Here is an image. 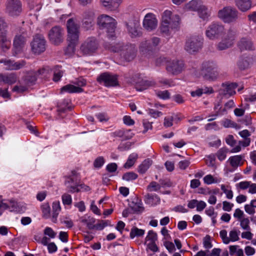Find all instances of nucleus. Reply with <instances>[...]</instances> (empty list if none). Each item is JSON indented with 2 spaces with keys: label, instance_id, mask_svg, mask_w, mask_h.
<instances>
[{
  "label": "nucleus",
  "instance_id": "obj_24",
  "mask_svg": "<svg viewBox=\"0 0 256 256\" xmlns=\"http://www.w3.org/2000/svg\"><path fill=\"white\" fill-rule=\"evenodd\" d=\"M136 82L138 84L136 89L139 91H142L155 84L154 82L144 79H142Z\"/></svg>",
  "mask_w": 256,
  "mask_h": 256
},
{
  "label": "nucleus",
  "instance_id": "obj_9",
  "mask_svg": "<svg viewBox=\"0 0 256 256\" xmlns=\"http://www.w3.org/2000/svg\"><path fill=\"white\" fill-rule=\"evenodd\" d=\"M46 40L42 34H37L30 44L32 50L36 54H40L46 50Z\"/></svg>",
  "mask_w": 256,
  "mask_h": 256
},
{
  "label": "nucleus",
  "instance_id": "obj_35",
  "mask_svg": "<svg viewBox=\"0 0 256 256\" xmlns=\"http://www.w3.org/2000/svg\"><path fill=\"white\" fill-rule=\"evenodd\" d=\"M52 221L56 222V220L57 217L61 210V207L60 202L59 201H56L52 204Z\"/></svg>",
  "mask_w": 256,
  "mask_h": 256
},
{
  "label": "nucleus",
  "instance_id": "obj_62",
  "mask_svg": "<svg viewBox=\"0 0 256 256\" xmlns=\"http://www.w3.org/2000/svg\"><path fill=\"white\" fill-rule=\"evenodd\" d=\"M226 144L231 146H234L236 144V141L234 139V136L231 134H229L227 136L226 138Z\"/></svg>",
  "mask_w": 256,
  "mask_h": 256
},
{
  "label": "nucleus",
  "instance_id": "obj_3",
  "mask_svg": "<svg viewBox=\"0 0 256 256\" xmlns=\"http://www.w3.org/2000/svg\"><path fill=\"white\" fill-rule=\"evenodd\" d=\"M98 24L100 28L106 33L108 38L113 39L116 37L115 30L116 22L112 18L107 15H101L98 18Z\"/></svg>",
  "mask_w": 256,
  "mask_h": 256
},
{
  "label": "nucleus",
  "instance_id": "obj_43",
  "mask_svg": "<svg viewBox=\"0 0 256 256\" xmlns=\"http://www.w3.org/2000/svg\"><path fill=\"white\" fill-rule=\"evenodd\" d=\"M82 222L85 224L89 229L92 230L94 228L95 219L94 218L90 216L84 217Z\"/></svg>",
  "mask_w": 256,
  "mask_h": 256
},
{
  "label": "nucleus",
  "instance_id": "obj_57",
  "mask_svg": "<svg viewBox=\"0 0 256 256\" xmlns=\"http://www.w3.org/2000/svg\"><path fill=\"white\" fill-rule=\"evenodd\" d=\"M204 181L207 184H211L220 182V180L216 177H204Z\"/></svg>",
  "mask_w": 256,
  "mask_h": 256
},
{
  "label": "nucleus",
  "instance_id": "obj_11",
  "mask_svg": "<svg viewBox=\"0 0 256 256\" xmlns=\"http://www.w3.org/2000/svg\"><path fill=\"white\" fill-rule=\"evenodd\" d=\"M22 11L20 0H8L6 4V12L12 16L20 15Z\"/></svg>",
  "mask_w": 256,
  "mask_h": 256
},
{
  "label": "nucleus",
  "instance_id": "obj_4",
  "mask_svg": "<svg viewBox=\"0 0 256 256\" xmlns=\"http://www.w3.org/2000/svg\"><path fill=\"white\" fill-rule=\"evenodd\" d=\"M64 30L60 26H53L48 32L50 42L55 46L60 45L64 40Z\"/></svg>",
  "mask_w": 256,
  "mask_h": 256
},
{
  "label": "nucleus",
  "instance_id": "obj_19",
  "mask_svg": "<svg viewBox=\"0 0 256 256\" xmlns=\"http://www.w3.org/2000/svg\"><path fill=\"white\" fill-rule=\"evenodd\" d=\"M100 2L106 10L114 11L118 8L122 0H100Z\"/></svg>",
  "mask_w": 256,
  "mask_h": 256
},
{
  "label": "nucleus",
  "instance_id": "obj_38",
  "mask_svg": "<svg viewBox=\"0 0 256 256\" xmlns=\"http://www.w3.org/2000/svg\"><path fill=\"white\" fill-rule=\"evenodd\" d=\"M62 66H55L53 69L54 72V81L56 82L60 80V78L63 75V71L61 70Z\"/></svg>",
  "mask_w": 256,
  "mask_h": 256
},
{
  "label": "nucleus",
  "instance_id": "obj_6",
  "mask_svg": "<svg viewBox=\"0 0 256 256\" xmlns=\"http://www.w3.org/2000/svg\"><path fill=\"white\" fill-rule=\"evenodd\" d=\"M216 66L212 62H205L202 65V74L204 78L208 80H214L218 74L215 70Z\"/></svg>",
  "mask_w": 256,
  "mask_h": 256
},
{
  "label": "nucleus",
  "instance_id": "obj_29",
  "mask_svg": "<svg viewBox=\"0 0 256 256\" xmlns=\"http://www.w3.org/2000/svg\"><path fill=\"white\" fill-rule=\"evenodd\" d=\"M152 160L150 158L144 160L138 166V171L140 174H144L152 164Z\"/></svg>",
  "mask_w": 256,
  "mask_h": 256
},
{
  "label": "nucleus",
  "instance_id": "obj_13",
  "mask_svg": "<svg viewBox=\"0 0 256 256\" xmlns=\"http://www.w3.org/2000/svg\"><path fill=\"white\" fill-rule=\"evenodd\" d=\"M224 28L218 23L211 24L206 30V35L210 39H214L220 36L224 32Z\"/></svg>",
  "mask_w": 256,
  "mask_h": 256
},
{
  "label": "nucleus",
  "instance_id": "obj_42",
  "mask_svg": "<svg viewBox=\"0 0 256 256\" xmlns=\"http://www.w3.org/2000/svg\"><path fill=\"white\" fill-rule=\"evenodd\" d=\"M198 12L200 18L203 20H207L210 16L208 10L204 6H202Z\"/></svg>",
  "mask_w": 256,
  "mask_h": 256
},
{
  "label": "nucleus",
  "instance_id": "obj_40",
  "mask_svg": "<svg viewBox=\"0 0 256 256\" xmlns=\"http://www.w3.org/2000/svg\"><path fill=\"white\" fill-rule=\"evenodd\" d=\"M237 65L240 70H244L248 68L249 62L246 57L242 56L238 62Z\"/></svg>",
  "mask_w": 256,
  "mask_h": 256
},
{
  "label": "nucleus",
  "instance_id": "obj_32",
  "mask_svg": "<svg viewBox=\"0 0 256 256\" xmlns=\"http://www.w3.org/2000/svg\"><path fill=\"white\" fill-rule=\"evenodd\" d=\"M140 50L143 54H149L150 52L153 50L151 42L149 41V40L142 42L140 44Z\"/></svg>",
  "mask_w": 256,
  "mask_h": 256
},
{
  "label": "nucleus",
  "instance_id": "obj_20",
  "mask_svg": "<svg viewBox=\"0 0 256 256\" xmlns=\"http://www.w3.org/2000/svg\"><path fill=\"white\" fill-rule=\"evenodd\" d=\"M160 183H157L154 182H150L148 186V190L150 192L158 191L160 189L161 186L169 187L172 185V184L168 180H160Z\"/></svg>",
  "mask_w": 256,
  "mask_h": 256
},
{
  "label": "nucleus",
  "instance_id": "obj_18",
  "mask_svg": "<svg viewBox=\"0 0 256 256\" xmlns=\"http://www.w3.org/2000/svg\"><path fill=\"white\" fill-rule=\"evenodd\" d=\"M82 21V27L86 30L90 29L94 24V14L90 12H84Z\"/></svg>",
  "mask_w": 256,
  "mask_h": 256
},
{
  "label": "nucleus",
  "instance_id": "obj_63",
  "mask_svg": "<svg viewBox=\"0 0 256 256\" xmlns=\"http://www.w3.org/2000/svg\"><path fill=\"white\" fill-rule=\"evenodd\" d=\"M118 166L116 163L112 162L108 164L106 166V170L110 172H114L117 170Z\"/></svg>",
  "mask_w": 256,
  "mask_h": 256
},
{
  "label": "nucleus",
  "instance_id": "obj_25",
  "mask_svg": "<svg viewBox=\"0 0 256 256\" xmlns=\"http://www.w3.org/2000/svg\"><path fill=\"white\" fill-rule=\"evenodd\" d=\"M26 210V206L22 202L10 201V211L18 213L24 212Z\"/></svg>",
  "mask_w": 256,
  "mask_h": 256
},
{
  "label": "nucleus",
  "instance_id": "obj_28",
  "mask_svg": "<svg viewBox=\"0 0 256 256\" xmlns=\"http://www.w3.org/2000/svg\"><path fill=\"white\" fill-rule=\"evenodd\" d=\"M8 25L6 22L3 18H0V32L2 42L7 40L6 35L8 33Z\"/></svg>",
  "mask_w": 256,
  "mask_h": 256
},
{
  "label": "nucleus",
  "instance_id": "obj_53",
  "mask_svg": "<svg viewBox=\"0 0 256 256\" xmlns=\"http://www.w3.org/2000/svg\"><path fill=\"white\" fill-rule=\"evenodd\" d=\"M62 200L64 205L70 206L72 204V196L68 194L65 193L63 194L62 196Z\"/></svg>",
  "mask_w": 256,
  "mask_h": 256
},
{
  "label": "nucleus",
  "instance_id": "obj_41",
  "mask_svg": "<svg viewBox=\"0 0 256 256\" xmlns=\"http://www.w3.org/2000/svg\"><path fill=\"white\" fill-rule=\"evenodd\" d=\"M240 232L236 228H234L231 230L229 232V236L228 239H229V243L230 242H235L238 241L240 240L239 233Z\"/></svg>",
  "mask_w": 256,
  "mask_h": 256
},
{
  "label": "nucleus",
  "instance_id": "obj_59",
  "mask_svg": "<svg viewBox=\"0 0 256 256\" xmlns=\"http://www.w3.org/2000/svg\"><path fill=\"white\" fill-rule=\"evenodd\" d=\"M223 126L225 128H235L237 124L228 119H225L222 122Z\"/></svg>",
  "mask_w": 256,
  "mask_h": 256
},
{
  "label": "nucleus",
  "instance_id": "obj_1",
  "mask_svg": "<svg viewBox=\"0 0 256 256\" xmlns=\"http://www.w3.org/2000/svg\"><path fill=\"white\" fill-rule=\"evenodd\" d=\"M66 28L68 31L67 40L68 43L65 52L66 54H70L74 52L75 47L78 43L80 26L76 23L75 18H70L67 21Z\"/></svg>",
  "mask_w": 256,
  "mask_h": 256
},
{
  "label": "nucleus",
  "instance_id": "obj_56",
  "mask_svg": "<svg viewBox=\"0 0 256 256\" xmlns=\"http://www.w3.org/2000/svg\"><path fill=\"white\" fill-rule=\"evenodd\" d=\"M233 216L238 221L245 218L244 212L238 208L235 210Z\"/></svg>",
  "mask_w": 256,
  "mask_h": 256
},
{
  "label": "nucleus",
  "instance_id": "obj_55",
  "mask_svg": "<svg viewBox=\"0 0 256 256\" xmlns=\"http://www.w3.org/2000/svg\"><path fill=\"white\" fill-rule=\"evenodd\" d=\"M132 144L133 143L132 142L122 143L118 146V149L122 152L126 151L130 149L131 146H132Z\"/></svg>",
  "mask_w": 256,
  "mask_h": 256
},
{
  "label": "nucleus",
  "instance_id": "obj_39",
  "mask_svg": "<svg viewBox=\"0 0 256 256\" xmlns=\"http://www.w3.org/2000/svg\"><path fill=\"white\" fill-rule=\"evenodd\" d=\"M68 186L71 188L70 190V192H78L80 190L88 191L90 190L89 186L84 184H78V186H76L74 185L68 184Z\"/></svg>",
  "mask_w": 256,
  "mask_h": 256
},
{
  "label": "nucleus",
  "instance_id": "obj_23",
  "mask_svg": "<svg viewBox=\"0 0 256 256\" xmlns=\"http://www.w3.org/2000/svg\"><path fill=\"white\" fill-rule=\"evenodd\" d=\"M244 157L241 155L230 156L228 159V162L232 168H230L229 171L233 172L238 166H241L242 164V160Z\"/></svg>",
  "mask_w": 256,
  "mask_h": 256
},
{
  "label": "nucleus",
  "instance_id": "obj_22",
  "mask_svg": "<svg viewBox=\"0 0 256 256\" xmlns=\"http://www.w3.org/2000/svg\"><path fill=\"white\" fill-rule=\"evenodd\" d=\"M3 62L6 66V68L8 70H19L22 68L26 64L24 61L14 62L10 60H4Z\"/></svg>",
  "mask_w": 256,
  "mask_h": 256
},
{
  "label": "nucleus",
  "instance_id": "obj_10",
  "mask_svg": "<svg viewBox=\"0 0 256 256\" xmlns=\"http://www.w3.org/2000/svg\"><path fill=\"white\" fill-rule=\"evenodd\" d=\"M202 40L200 37L192 36L186 40L184 48L190 54H193L202 48Z\"/></svg>",
  "mask_w": 256,
  "mask_h": 256
},
{
  "label": "nucleus",
  "instance_id": "obj_54",
  "mask_svg": "<svg viewBox=\"0 0 256 256\" xmlns=\"http://www.w3.org/2000/svg\"><path fill=\"white\" fill-rule=\"evenodd\" d=\"M156 94L159 98L162 100H168L170 98V93L167 90L158 91Z\"/></svg>",
  "mask_w": 256,
  "mask_h": 256
},
{
  "label": "nucleus",
  "instance_id": "obj_34",
  "mask_svg": "<svg viewBox=\"0 0 256 256\" xmlns=\"http://www.w3.org/2000/svg\"><path fill=\"white\" fill-rule=\"evenodd\" d=\"M203 6L200 0H192L186 4V7L188 10L198 12Z\"/></svg>",
  "mask_w": 256,
  "mask_h": 256
},
{
  "label": "nucleus",
  "instance_id": "obj_51",
  "mask_svg": "<svg viewBox=\"0 0 256 256\" xmlns=\"http://www.w3.org/2000/svg\"><path fill=\"white\" fill-rule=\"evenodd\" d=\"M105 160L102 156H100L96 158L94 162L93 165L95 168H100L104 164Z\"/></svg>",
  "mask_w": 256,
  "mask_h": 256
},
{
  "label": "nucleus",
  "instance_id": "obj_64",
  "mask_svg": "<svg viewBox=\"0 0 256 256\" xmlns=\"http://www.w3.org/2000/svg\"><path fill=\"white\" fill-rule=\"evenodd\" d=\"M108 225V222L107 221L100 220L99 223L94 224V228L97 230H102Z\"/></svg>",
  "mask_w": 256,
  "mask_h": 256
},
{
  "label": "nucleus",
  "instance_id": "obj_36",
  "mask_svg": "<svg viewBox=\"0 0 256 256\" xmlns=\"http://www.w3.org/2000/svg\"><path fill=\"white\" fill-rule=\"evenodd\" d=\"M138 158V155L136 153H132L130 154L128 160L124 164V168H130L132 166H134V163L136 162L137 159Z\"/></svg>",
  "mask_w": 256,
  "mask_h": 256
},
{
  "label": "nucleus",
  "instance_id": "obj_12",
  "mask_svg": "<svg viewBox=\"0 0 256 256\" xmlns=\"http://www.w3.org/2000/svg\"><path fill=\"white\" fill-rule=\"evenodd\" d=\"M137 48L134 44H126L122 46L120 56L126 62L132 60L136 56Z\"/></svg>",
  "mask_w": 256,
  "mask_h": 256
},
{
  "label": "nucleus",
  "instance_id": "obj_58",
  "mask_svg": "<svg viewBox=\"0 0 256 256\" xmlns=\"http://www.w3.org/2000/svg\"><path fill=\"white\" fill-rule=\"evenodd\" d=\"M220 236L222 240V242L226 244H229L228 236V234L226 230H222L220 232Z\"/></svg>",
  "mask_w": 256,
  "mask_h": 256
},
{
  "label": "nucleus",
  "instance_id": "obj_14",
  "mask_svg": "<svg viewBox=\"0 0 256 256\" xmlns=\"http://www.w3.org/2000/svg\"><path fill=\"white\" fill-rule=\"evenodd\" d=\"M26 38L24 35H16L14 40L13 54L16 56L22 52L26 44Z\"/></svg>",
  "mask_w": 256,
  "mask_h": 256
},
{
  "label": "nucleus",
  "instance_id": "obj_47",
  "mask_svg": "<svg viewBox=\"0 0 256 256\" xmlns=\"http://www.w3.org/2000/svg\"><path fill=\"white\" fill-rule=\"evenodd\" d=\"M236 30L234 28H230L227 34L225 39H227L228 41H231L232 44H234V41L236 37Z\"/></svg>",
  "mask_w": 256,
  "mask_h": 256
},
{
  "label": "nucleus",
  "instance_id": "obj_45",
  "mask_svg": "<svg viewBox=\"0 0 256 256\" xmlns=\"http://www.w3.org/2000/svg\"><path fill=\"white\" fill-rule=\"evenodd\" d=\"M144 234V230L138 228L136 227H134L131 229L130 232V237L134 238L136 236H141Z\"/></svg>",
  "mask_w": 256,
  "mask_h": 256
},
{
  "label": "nucleus",
  "instance_id": "obj_48",
  "mask_svg": "<svg viewBox=\"0 0 256 256\" xmlns=\"http://www.w3.org/2000/svg\"><path fill=\"white\" fill-rule=\"evenodd\" d=\"M228 152V149L226 148H220L216 153L218 159L222 161L226 158V154Z\"/></svg>",
  "mask_w": 256,
  "mask_h": 256
},
{
  "label": "nucleus",
  "instance_id": "obj_31",
  "mask_svg": "<svg viewBox=\"0 0 256 256\" xmlns=\"http://www.w3.org/2000/svg\"><path fill=\"white\" fill-rule=\"evenodd\" d=\"M83 92V89L76 87L72 84H66L61 88V92H67L68 93H80Z\"/></svg>",
  "mask_w": 256,
  "mask_h": 256
},
{
  "label": "nucleus",
  "instance_id": "obj_61",
  "mask_svg": "<svg viewBox=\"0 0 256 256\" xmlns=\"http://www.w3.org/2000/svg\"><path fill=\"white\" fill-rule=\"evenodd\" d=\"M234 206V204L228 202L227 201H224L222 202V209L224 211L230 212L232 210Z\"/></svg>",
  "mask_w": 256,
  "mask_h": 256
},
{
  "label": "nucleus",
  "instance_id": "obj_30",
  "mask_svg": "<svg viewBox=\"0 0 256 256\" xmlns=\"http://www.w3.org/2000/svg\"><path fill=\"white\" fill-rule=\"evenodd\" d=\"M144 202L150 206H155L160 202V198L156 194H148L145 196Z\"/></svg>",
  "mask_w": 256,
  "mask_h": 256
},
{
  "label": "nucleus",
  "instance_id": "obj_60",
  "mask_svg": "<svg viewBox=\"0 0 256 256\" xmlns=\"http://www.w3.org/2000/svg\"><path fill=\"white\" fill-rule=\"evenodd\" d=\"M216 157L214 154L208 156L206 159V163L208 166H215Z\"/></svg>",
  "mask_w": 256,
  "mask_h": 256
},
{
  "label": "nucleus",
  "instance_id": "obj_16",
  "mask_svg": "<svg viewBox=\"0 0 256 256\" xmlns=\"http://www.w3.org/2000/svg\"><path fill=\"white\" fill-rule=\"evenodd\" d=\"M158 24V20L155 15L152 13L147 14L143 20V26L147 30L152 31L155 29Z\"/></svg>",
  "mask_w": 256,
  "mask_h": 256
},
{
  "label": "nucleus",
  "instance_id": "obj_33",
  "mask_svg": "<svg viewBox=\"0 0 256 256\" xmlns=\"http://www.w3.org/2000/svg\"><path fill=\"white\" fill-rule=\"evenodd\" d=\"M123 46L124 45H122L120 44H117L113 45L108 42H105L104 44V46L106 49L114 52H121V50Z\"/></svg>",
  "mask_w": 256,
  "mask_h": 256
},
{
  "label": "nucleus",
  "instance_id": "obj_15",
  "mask_svg": "<svg viewBox=\"0 0 256 256\" xmlns=\"http://www.w3.org/2000/svg\"><path fill=\"white\" fill-rule=\"evenodd\" d=\"M184 64L181 60H172L167 64L166 69L168 72L174 75L180 73L183 70Z\"/></svg>",
  "mask_w": 256,
  "mask_h": 256
},
{
  "label": "nucleus",
  "instance_id": "obj_50",
  "mask_svg": "<svg viewBox=\"0 0 256 256\" xmlns=\"http://www.w3.org/2000/svg\"><path fill=\"white\" fill-rule=\"evenodd\" d=\"M16 81V78L14 74L4 75V82L12 84Z\"/></svg>",
  "mask_w": 256,
  "mask_h": 256
},
{
  "label": "nucleus",
  "instance_id": "obj_44",
  "mask_svg": "<svg viewBox=\"0 0 256 256\" xmlns=\"http://www.w3.org/2000/svg\"><path fill=\"white\" fill-rule=\"evenodd\" d=\"M232 44L231 43V41H228L227 39L224 38L218 44L217 48L220 50H222L230 47Z\"/></svg>",
  "mask_w": 256,
  "mask_h": 256
},
{
  "label": "nucleus",
  "instance_id": "obj_8",
  "mask_svg": "<svg viewBox=\"0 0 256 256\" xmlns=\"http://www.w3.org/2000/svg\"><path fill=\"white\" fill-rule=\"evenodd\" d=\"M97 82L106 87L115 86L118 85V78L108 72L100 74L96 78Z\"/></svg>",
  "mask_w": 256,
  "mask_h": 256
},
{
  "label": "nucleus",
  "instance_id": "obj_37",
  "mask_svg": "<svg viewBox=\"0 0 256 256\" xmlns=\"http://www.w3.org/2000/svg\"><path fill=\"white\" fill-rule=\"evenodd\" d=\"M36 74L35 73L28 74L24 78V83L28 86L35 84L37 80Z\"/></svg>",
  "mask_w": 256,
  "mask_h": 256
},
{
  "label": "nucleus",
  "instance_id": "obj_52",
  "mask_svg": "<svg viewBox=\"0 0 256 256\" xmlns=\"http://www.w3.org/2000/svg\"><path fill=\"white\" fill-rule=\"evenodd\" d=\"M157 239V234L154 231H148L146 238V242H156Z\"/></svg>",
  "mask_w": 256,
  "mask_h": 256
},
{
  "label": "nucleus",
  "instance_id": "obj_46",
  "mask_svg": "<svg viewBox=\"0 0 256 256\" xmlns=\"http://www.w3.org/2000/svg\"><path fill=\"white\" fill-rule=\"evenodd\" d=\"M43 216L44 218H48L50 216V206L48 203L44 204L41 206Z\"/></svg>",
  "mask_w": 256,
  "mask_h": 256
},
{
  "label": "nucleus",
  "instance_id": "obj_2",
  "mask_svg": "<svg viewBox=\"0 0 256 256\" xmlns=\"http://www.w3.org/2000/svg\"><path fill=\"white\" fill-rule=\"evenodd\" d=\"M180 22L178 15L172 14L170 10H165L162 14L160 32L164 36H169L170 34V28L177 29L180 26Z\"/></svg>",
  "mask_w": 256,
  "mask_h": 256
},
{
  "label": "nucleus",
  "instance_id": "obj_7",
  "mask_svg": "<svg viewBox=\"0 0 256 256\" xmlns=\"http://www.w3.org/2000/svg\"><path fill=\"white\" fill-rule=\"evenodd\" d=\"M98 46V42L95 38H88L81 45L80 50L84 55H91L96 52Z\"/></svg>",
  "mask_w": 256,
  "mask_h": 256
},
{
  "label": "nucleus",
  "instance_id": "obj_26",
  "mask_svg": "<svg viewBox=\"0 0 256 256\" xmlns=\"http://www.w3.org/2000/svg\"><path fill=\"white\" fill-rule=\"evenodd\" d=\"M128 33L132 38L140 37L142 36V32L140 28L132 24H126Z\"/></svg>",
  "mask_w": 256,
  "mask_h": 256
},
{
  "label": "nucleus",
  "instance_id": "obj_21",
  "mask_svg": "<svg viewBox=\"0 0 256 256\" xmlns=\"http://www.w3.org/2000/svg\"><path fill=\"white\" fill-rule=\"evenodd\" d=\"M238 46L241 51L252 50L254 48L253 43L248 38H242L238 42Z\"/></svg>",
  "mask_w": 256,
  "mask_h": 256
},
{
  "label": "nucleus",
  "instance_id": "obj_49",
  "mask_svg": "<svg viewBox=\"0 0 256 256\" xmlns=\"http://www.w3.org/2000/svg\"><path fill=\"white\" fill-rule=\"evenodd\" d=\"M240 222V227L244 230H250V220L248 218H244L242 219L239 220Z\"/></svg>",
  "mask_w": 256,
  "mask_h": 256
},
{
  "label": "nucleus",
  "instance_id": "obj_5",
  "mask_svg": "<svg viewBox=\"0 0 256 256\" xmlns=\"http://www.w3.org/2000/svg\"><path fill=\"white\" fill-rule=\"evenodd\" d=\"M238 10L231 6H226L220 10L218 16L224 22H232L236 21L238 18Z\"/></svg>",
  "mask_w": 256,
  "mask_h": 256
},
{
  "label": "nucleus",
  "instance_id": "obj_27",
  "mask_svg": "<svg viewBox=\"0 0 256 256\" xmlns=\"http://www.w3.org/2000/svg\"><path fill=\"white\" fill-rule=\"evenodd\" d=\"M238 8L242 12H246L250 8L252 2L250 0H236Z\"/></svg>",
  "mask_w": 256,
  "mask_h": 256
},
{
  "label": "nucleus",
  "instance_id": "obj_17",
  "mask_svg": "<svg viewBox=\"0 0 256 256\" xmlns=\"http://www.w3.org/2000/svg\"><path fill=\"white\" fill-rule=\"evenodd\" d=\"M238 84L236 83L222 84V88L219 90L220 95L228 98L236 94L234 90L236 88Z\"/></svg>",
  "mask_w": 256,
  "mask_h": 256
}]
</instances>
